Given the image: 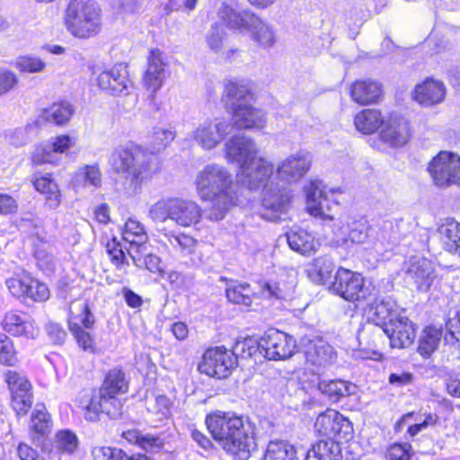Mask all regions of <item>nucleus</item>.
Returning <instances> with one entry per match:
<instances>
[{
    "mask_svg": "<svg viewBox=\"0 0 460 460\" xmlns=\"http://www.w3.org/2000/svg\"><path fill=\"white\" fill-rule=\"evenodd\" d=\"M225 152L228 162L239 165L237 181L249 190H257L273 175V164L259 156L260 150L251 137L241 134L231 137L225 144Z\"/></svg>",
    "mask_w": 460,
    "mask_h": 460,
    "instance_id": "nucleus-1",
    "label": "nucleus"
},
{
    "mask_svg": "<svg viewBox=\"0 0 460 460\" xmlns=\"http://www.w3.org/2000/svg\"><path fill=\"white\" fill-rule=\"evenodd\" d=\"M212 438L233 457L247 460L255 448V438L249 422L231 412L217 411L206 419Z\"/></svg>",
    "mask_w": 460,
    "mask_h": 460,
    "instance_id": "nucleus-2",
    "label": "nucleus"
},
{
    "mask_svg": "<svg viewBox=\"0 0 460 460\" xmlns=\"http://www.w3.org/2000/svg\"><path fill=\"white\" fill-rule=\"evenodd\" d=\"M194 185L199 199L211 203L208 219L222 220L234 203V180L230 172L218 164H207L197 172Z\"/></svg>",
    "mask_w": 460,
    "mask_h": 460,
    "instance_id": "nucleus-3",
    "label": "nucleus"
},
{
    "mask_svg": "<svg viewBox=\"0 0 460 460\" xmlns=\"http://www.w3.org/2000/svg\"><path fill=\"white\" fill-rule=\"evenodd\" d=\"M110 163L113 171L127 180L124 190L128 194H137L144 179L160 170L158 156L135 145L116 148Z\"/></svg>",
    "mask_w": 460,
    "mask_h": 460,
    "instance_id": "nucleus-4",
    "label": "nucleus"
},
{
    "mask_svg": "<svg viewBox=\"0 0 460 460\" xmlns=\"http://www.w3.org/2000/svg\"><path fill=\"white\" fill-rule=\"evenodd\" d=\"M252 99L245 85L230 83L226 87V107L232 113L233 126L238 129H261L266 126V113L254 107Z\"/></svg>",
    "mask_w": 460,
    "mask_h": 460,
    "instance_id": "nucleus-5",
    "label": "nucleus"
},
{
    "mask_svg": "<svg viewBox=\"0 0 460 460\" xmlns=\"http://www.w3.org/2000/svg\"><path fill=\"white\" fill-rule=\"evenodd\" d=\"M65 24L76 38L95 36L102 26V10L95 0H71L66 10Z\"/></svg>",
    "mask_w": 460,
    "mask_h": 460,
    "instance_id": "nucleus-6",
    "label": "nucleus"
},
{
    "mask_svg": "<svg viewBox=\"0 0 460 460\" xmlns=\"http://www.w3.org/2000/svg\"><path fill=\"white\" fill-rule=\"evenodd\" d=\"M330 289L349 302L367 300L375 290L373 287L365 285L360 274L343 268L336 271Z\"/></svg>",
    "mask_w": 460,
    "mask_h": 460,
    "instance_id": "nucleus-7",
    "label": "nucleus"
},
{
    "mask_svg": "<svg viewBox=\"0 0 460 460\" xmlns=\"http://www.w3.org/2000/svg\"><path fill=\"white\" fill-rule=\"evenodd\" d=\"M429 172L439 187L460 184V157L447 151H441L429 163Z\"/></svg>",
    "mask_w": 460,
    "mask_h": 460,
    "instance_id": "nucleus-8",
    "label": "nucleus"
},
{
    "mask_svg": "<svg viewBox=\"0 0 460 460\" xmlns=\"http://www.w3.org/2000/svg\"><path fill=\"white\" fill-rule=\"evenodd\" d=\"M230 124L219 118L206 119L189 134V138L202 149L216 148L229 134Z\"/></svg>",
    "mask_w": 460,
    "mask_h": 460,
    "instance_id": "nucleus-9",
    "label": "nucleus"
},
{
    "mask_svg": "<svg viewBox=\"0 0 460 460\" xmlns=\"http://www.w3.org/2000/svg\"><path fill=\"white\" fill-rule=\"evenodd\" d=\"M271 178L272 176L257 190L262 188L261 217L269 221H277L287 212L290 196L286 190L270 181Z\"/></svg>",
    "mask_w": 460,
    "mask_h": 460,
    "instance_id": "nucleus-10",
    "label": "nucleus"
},
{
    "mask_svg": "<svg viewBox=\"0 0 460 460\" xmlns=\"http://www.w3.org/2000/svg\"><path fill=\"white\" fill-rule=\"evenodd\" d=\"M236 366L234 353L225 347L208 349L199 368L201 373L218 379L226 378Z\"/></svg>",
    "mask_w": 460,
    "mask_h": 460,
    "instance_id": "nucleus-11",
    "label": "nucleus"
},
{
    "mask_svg": "<svg viewBox=\"0 0 460 460\" xmlns=\"http://www.w3.org/2000/svg\"><path fill=\"white\" fill-rule=\"evenodd\" d=\"M264 357L270 360L286 359L291 357L296 349V341L286 332L270 329L261 339Z\"/></svg>",
    "mask_w": 460,
    "mask_h": 460,
    "instance_id": "nucleus-12",
    "label": "nucleus"
},
{
    "mask_svg": "<svg viewBox=\"0 0 460 460\" xmlns=\"http://www.w3.org/2000/svg\"><path fill=\"white\" fill-rule=\"evenodd\" d=\"M314 429L318 434L332 440L346 438L352 429L350 422L333 409H327L317 416Z\"/></svg>",
    "mask_w": 460,
    "mask_h": 460,
    "instance_id": "nucleus-13",
    "label": "nucleus"
},
{
    "mask_svg": "<svg viewBox=\"0 0 460 460\" xmlns=\"http://www.w3.org/2000/svg\"><path fill=\"white\" fill-rule=\"evenodd\" d=\"M6 383L12 394V407L17 414H24L32 404L31 385L25 376L9 370L5 374Z\"/></svg>",
    "mask_w": 460,
    "mask_h": 460,
    "instance_id": "nucleus-14",
    "label": "nucleus"
},
{
    "mask_svg": "<svg viewBox=\"0 0 460 460\" xmlns=\"http://www.w3.org/2000/svg\"><path fill=\"white\" fill-rule=\"evenodd\" d=\"M312 156L305 150H299L279 163L277 174L282 181L291 183L299 181L309 171Z\"/></svg>",
    "mask_w": 460,
    "mask_h": 460,
    "instance_id": "nucleus-15",
    "label": "nucleus"
},
{
    "mask_svg": "<svg viewBox=\"0 0 460 460\" xmlns=\"http://www.w3.org/2000/svg\"><path fill=\"white\" fill-rule=\"evenodd\" d=\"M102 414H106L111 419H117L121 415V402L117 394H106L99 391L92 395L85 406L84 418L90 421H96Z\"/></svg>",
    "mask_w": 460,
    "mask_h": 460,
    "instance_id": "nucleus-16",
    "label": "nucleus"
},
{
    "mask_svg": "<svg viewBox=\"0 0 460 460\" xmlns=\"http://www.w3.org/2000/svg\"><path fill=\"white\" fill-rule=\"evenodd\" d=\"M308 213L323 220H333L332 205L327 198L325 186L320 181H313L305 188Z\"/></svg>",
    "mask_w": 460,
    "mask_h": 460,
    "instance_id": "nucleus-17",
    "label": "nucleus"
},
{
    "mask_svg": "<svg viewBox=\"0 0 460 460\" xmlns=\"http://www.w3.org/2000/svg\"><path fill=\"white\" fill-rule=\"evenodd\" d=\"M147 234L144 226L137 220L128 219L123 230V240L129 243L127 248L128 256L137 267L142 266L140 253L146 249Z\"/></svg>",
    "mask_w": 460,
    "mask_h": 460,
    "instance_id": "nucleus-18",
    "label": "nucleus"
},
{
    "mask_svg": "<svg viewBox=\"0 0 460 460\" xmlns=\"http://www.w3.org/2000/svg\"><path fill=\"white\" fill-rule=\"evenodd\" d=\"M406 278L412 280L420 291H428L437 275L433 263L420 256H412L407 262Z\"/></svg>",
    "mask_w": 460,
    "mask_h": 460,
    "instance_id": "nucleus-19",
    "label": "nucleus"
},
{
    "mask_svg": "<svg viewBox=\"0 0 460 460\" xmlns=\"http://www.w3.org/2000/svg\"><path fill=\"white\" fill-rule=\"evenodd\" d=\"M3 329L15 337L34 340L40 335V328L34 320L25 314L14 310L5 313L2 320Z\"/></svg>",
    "mask_w": 460,
    "mask_h": 460,
    "instance_id": "nucleus-20",
    "label": "nucleus"
},
{
    "mask_svg": "<svg viewBox=\"0 0 460 460\" xmlns=\"http://www.w3.org/2000/svg\"><path fill=\"white\" fill-rule=\"evenodd\" d=\"M384 332L389 337L391 347L395 349L408 348L416 338L415 324L403 315L396 316Z\"/></svg>",
    "mask_w": 460,
    "mask_h": 460,
    "instance_id": "nucleus-21",
    "label": "nucleus"
},
{
    "mask_svg": "<svg viewBox=\"0 0 460 460\" xmlns=\"http://www.w3.org/2000/svg\"><path fill=\"white\" fill-rule=\"evenodd\" d=\"M165 55L158 49H151L147 58V68L144 75V85L152 92L156 93L165 79Z\"/></svg>",
    "mask_w": 460,
    "mask_h": 460,
    "instance_id": "nucleus-22",
    "label": "nucleus"
},
{
    "mask_svg": "<svg viewBox=\"0 0 460 460\" xmlns=\"http://www.w3.org/2000/svg\"><path fill=\"white\" fill-rule=\"evenodd\" d=\"M380 132L381 139L391 146H401L410 137L409 124L402 117L392 114L385 120Z\"/></svg>",
    "mask_w": 460,
    "mask_h": 460,
    "instance_id": "nucleus-23",
    "label": "nucleus"
},
{
    "mask_svg": "<svg viewBox=\"0 0 460 460\" xmlns=\"http://www.w3.org/2000/svg\"><path fill=\"white\" fill-rule=\"evenodd\" d=\"M97 83L100 88L111 94H119L127 91L131 84L127 66L122 63L117 64L111 69L100 73Z\"/></svg>",
    "mask_w": 460,
    "mask_h": 460,
    "instance_id": "nucleus-24",
    "label": "nucleus"
},
{
    "mask_svg": "<svg viewBox=\"0 0 460 460\" xmlns=\"http://www.w3.org/2000/svg\"><path fill=\"white\" fill-rule=\"evenodd\" d=\"M203 210L195 201L175 198L172 221L182 227H190L199 224L202 218Z\"/></svg>",
    "mask_w": 460,
    "mask_h": 460,
    "instance_id": "nucleus-25",
    "label": "nucleus"
},
{
    "mask_svg": "<svg viewBox=\"0 0 460 460\" xmlns=\"http://www.w3.org/2000/svg\"><path fill=\"white\" fill-rule=\"evenodd\" d=\"M396 316H401L397 314V305L395 302L387 298H376L369 305L368 317L376 325L380 326L383 331L385 327L389 326Z\"/></svg>",
    "mask_w": 460,
    "mask_h": 460,
    "instance_id": "nucleus-26",
    "label": "nucleus"
},
{
    "mask_svg": "<svg viewBox=\"0 0 460 460\" xmlns=\"http://www.w3.org/2000/svg\"><path fill=\"white\" fill-rule=\"evenodd\" d=\"M310 382L317 386L321 394L336 402L341 397L354 393L355 386L341 379L323 380L319 374H314Z\"/></svg>",
    "mask_w": 460,
    "mask_h": 460,
    "instance_id": "nucleus-27",
    "label": "nucleus"
},
{
    "mask_svg": "<svg viewBox=\"0 0 460 460\" xmlns=\"http://www.w3.org/2000/svg\"><path fill=\"white\" fill-rule=\"evenodd\" d=\"M381 84L373 80H358L350 86L352 100L360 105L378 102L382 97Z\"/></svg>",
    "mask_w": 460,
    "mask_h": 460,
    "instance_id": "nucleus-28",
    "label": "nucleus"
},
{
    "mask_svg": "<svg viewBox=\"0 0 460 460\" xmlns=\"http://www.w3.org/2000/svg\"><path fill=\"white\" fill-rule=\"evenodd\" d=\"M446 96V87L442 82L427 79L415 88L413 98L423 106H432L441 102Z\"/></svg>",
    "mask_w": 460,
    "mask_h": 460,
    "instance_id": "nucleus-29",
    "label": "nucleus"
},
{
    "mask_svg": "<svg viewBox=\"0 0 460 460\" xmlns=\"http://www.w3.org/2000/svg\"><path fill=\"white\" fill-rule=\"evenodd\" d=\"M443 248L460 257V223L453 217H447L438 226Z\"/></svg>",
    "mask_w": 460,
    "mask_h": 460,
    "instance_id": "nucleus-30",
    "label": "nucleus"
},
{
    "mask_svg": "<svg viewBox=\"0 0 460 460\" xmlns=\"http://www.w3.org/2000/svg\"><path fill=\"white\" fill-rule=\"evenodd\" d=\"M250 37L258 46L265 49H271L276 43V33L272 26L256 14L252 18L247 29Z\"/></svg>",
    "mask_w": 460,
    "mask_h": 460,
    "instance_id": "nucleus-31",
    "label": "nucleus"
},
{
    "mask_svg": "<svg viewBox=\"0 0 460 460\" xmlns=\"http://www.w3.org/2000/svg\"><path fill=\"white\" fill-rule=\"evenodd\" d=\"M335 270L333 261L328 256H320L315 258L308 266L306 271L309 279L316 283L332 285V274Z\"/></svg>",
    "mask_w": 460,
    "mask_h": 460,
    "instance_id": "nucleus-32",
    "label": "nucleus"
},
{
    "mask_svg": "<svg viewBox=\"0 0 460 460\" xmlns=\"http://www.w3.org/2000/svg\"><path fill=\"white\" fill-rule=\"evenodd\" d=\"M255 14L251 11H237L229 5H222L218 10L220 20L230 29H248Z\"/></svg>",
    "mask_w": 460,
    "mask_h": 460,
    "instance_id": "nucleus-33",
    "label": "nucleus"
},
{
    "mask_svg": "<svg viewBox=\"0 0 460 460\" xmlns=\"http://www.w3.org/2000/svg\"><path fill=\"white\" fill-rule=\"evenodd\" d=\"M384 122L381 111L376 109H364L354 117L357 130L366 135L376 131Z\"/></svg>",
    "mask_w": 460,
    "mask_h": 460,
    "instance_id": "nucleus-34",
    "label": "nucleus"
},
{
    "mask_svg": "<svg viewBox=\"0 0 460 460\" xmlns=\"http://www.w3.org/2000/svg\"><path fill=\"white\" fill-rule=\"evenodd\" d=\"M341 447L332 439H322L307 451L305 460H341Z\"/></svg>",
    "mask_w": 460,
    "mask_h": 460,
    "instance_id": "nucleus-35",
    "label": "nucleus"
},
{
    "mask_svg": "<svg viewBox=\"0 0 460 460\" xmlns=\"http://www.w3.org/2000/svg\"><path fill=\"white\" fill-rule=\"evenodd\" d=\"M287 241L292 250L304 255L316 252L319 245L314 237L304 230L288 233Z\"/></svg>",
    "mask_w": 460,
    "mask_h": 460,
    "instance_id": "nucleus-36",
    "label": "nucleus"
},
{
    "mask_svg": "<svg viewBox=\"0 0 460 460\" xmlns=\"http://www.w3.org/2000/svg\"><path fill=\"white\" fill-rule=\"evenodd\" d=\"M176 131L172 128H154L148 137V146L145 148L148 154L157 156L175 138Z\"/></svg>",
    "mask_w": 460,
    "mask_h": 460,
    "instance_id": "nucleus-37",
    "label": "nucleus"
},
{
    "mask_svg": "<svg viewBox=\"0 0 460 460\" xmlns=\"http://www.w3.org/2000/svg\"><path fill=\"white\" fill-rule=\"evenodd\" d=\"M74 113L73 106L67 102H55L43 110L40 118L55 125H64L69 121Z\"/></svg>",
    "mask_w": 460,
    "mask_h": 460,
    "instance_id": "nucleus-38",
    "label": "nucleus"
},
{
    "mask_svg": "<svg viewBox=\"0 0 460 460\" xmlns=\"http://www.w3.org/2000/svg\"><path fill=\"white\" fill-rule=\"evenodd\" d=\"M35 189L46 196L47 204L50 208H57L60 204V192L58 184L49 174L35 176Z\"/></svg>",
    "mask_w": 460,
    "mask_h": 460,
    "instance_id": "nucleus-39",
    "label": "nucleus"
},
{
    "mask_svg": "<svg viewBox=\"0 0 460 460\" xmlns=\"http://www.w3.org/2000/svg\"><path fill=\"white\" fill-rule=\"evenodd\" d=\"M263 460H298L296 447L286 440H273L268 444Z\"/></svg>",
    "mask_w": 460,
    "mask_h": 460,
    "instance_id": "nucleus-40",
    "label": "nucleus"
},
{
    "mask_svg": "<svg viewBox=\"0 0 460 460\" xmlns=\"http://www.w3.org/2000/svg\"><path fill=\"white\" fill-rule=\"evenodd\" d=\"M441 336L439 329L432 326L423 329L419 338L418 352L423 358H429L437 349Z\"/></svg>",
    "mask_w": 460,
    "mask_h": 460,
    "instance_id": "nucleus-41",
    "label": "nucleus"
},
{
    "mask_svg": "<svg viewBox=\"0 0 460 460\" xmlns=\"http://www.w3.org/2000/svg\"><path fill=\"white\" fill-rule=\"evenodd\" d=\"M99 391L106 394L117 395L120 393H126L128 391V381L124 372L118 368L110 370Z\"/></svg>",
    "mask_w": 460,
    "mask_h": 460,
    "instance_id": "nucleus-42",
    "label": "nucleus"
},
{
    "mask_svg": "<svg viewBox=\"0 0 460 460\" xmlns=\"http://www.w3.org/2000/svg\"><path fill=\"white\" fill-rule=\"evenodd\" d=\"M53 446L59 454L72 455L79 447V439L74 431L61 429L55 434Z\"/></svg>",
    "mask_w": 460,
    "mask_h": 460,
    "instance_id": "nucleus-43",
    "label": "nucleus"
},
{
    "mask_svg": "<svg viewBox=\"0 0 460 460\" xmlns=\"http://www.w3.org/2000/svg\"><path fill=\"white\" fill-rule=\"evenodd\" d=\"M51 420L45 405L37 404L31 417V430L40 434L46 435L50 431Z\"/></svg>",
    "mask_w": 460,
    "mask_h": 460,
    "instance_id": "nucleus-44",
    "label": "nucleus"
},
{
    "mask_svg": "<svg viewBox=\"0 0 460 460\" xmlns=\"http://www.w3.org/2000/svg\"><path fill=\"white\" fill-rule=\"evenodd\" d=\"M252 291L247 283H233L226 290L227 299L237 305L249 306L252 304Z\"/></svg>",
    "mask_w": 460,
    "mask_h": 460,
    "instance_id": "nucleus-45",
    "label": "nucleus"
},
{
    "mask_svg": "<svg viewBox=\"0 0 460 460\" xmlns=\"http://www.w3.org/2000/svg\"><path fill=\"white\" fill-rule=\"evenodd\" d=\"M175 198L163 199L154 203L148 212L149 217L155 222H165L167 219L172 221Z\"/></svg>",
    "mask_w": 460,
    "mask_h": 460,
    "instance_id": "nucleus-46",
    "label": "nucleus"
},
{
    "mask_svg": "<svg viewBox=\"0 0 460 460\" xmlns=\"http://www.w3.org/2000/svg\"><path fill=\"white\" fill-rule=\"evenodd\" d=\"M307 356L313 364L320 367L331 364L336 358L332 347L322 341L318 344H314V347L307 351Z\"/></svg>",
    "mask_w": 460,
    "mask_h": 460,
    "instance_id": "nucleus-47",
    "label": "nucleus"
},
{
    "mask_svg": "<svg viewBox=\"0 0 460 460\" xmlns=\"http://www.w3.org/2000/svg\"><path fill=\"white\" fill-rule=\"evenodd\" d=\"M26 281L24 296L22 298H29L36 302L45 301L49 298V291L45 284L39 282L30 276L26 277Z\"/></svg>",
    "mask_w": 460,
    "mask_h": 460,
    "instance_id": "nucleus-48",
    "label": "nucleus"
},
{
    "mask_svg": "<svg viewBox=\"0 0 460 460\" xmlns=\"http://www.w3.org/2000/svg\"><path fill=\"white\" fill-rule=\"evenodd\" d=\"M75 181L99 188L102 184V172L97 165H85L77 172Z\"/></svg>",
    "mask_w": 460,
    "mask_h": 460,
    "instance_id": "nucleus-49",
    "label": "nucleus"
},
{
    "mask_svg": "<svg viewBox=\"0 0 460 460\" xmlns=\"http://www.w3.org/2000/svg\"><path fill=\"white\" fill-rule=\"evenodd\" d=\"M164 242L169 243V244L177 252H184V253H191L196 245V240L190 235L187 234H164Z\"/></svg>",
    "mask_w": 460,
    "mask_h": 460,
    "instance_id": "nucleus-50",
    "label": "nucleus"
},
{
    "mask_svg": "<svg viewBox=\"0 0 460 460\" xmlns=\"http://www.w3.org/2000/svg\"><path fill=\"white\" fill-rule=\"evenodd\" d=\"M171 402L165 395H158L147 402V411L156 417L157 420L168 419Z\"/></svg>",
    "mask_w": 460,
    "mask_h": 460,
    "instance_id": "nucleus-51",
    "label": "nucleus"
},
{
    "mask_svg": "<svg viewBox=\"0 0 460 460\" xmlns=\"http://www.w3.org/2000/svg\"><path fill=\"white\" fill-rule=\"evenodd\" d=\"M16 362V351L12 340L5 334L0 333V363L14 366Z\"/></svg>",
    "mask_w": 460,
    "mask_h": 460,
    "instance_id": "nucleus-52",
    "label": "nucleus"
},
{
    "mask_svg": "<svg viewBox=\"0 0 460 460\" xmlns=\"http://www.w3.org/2000/svg\"><path fill=\"white\" fill-rule=\"evenodd\" d=\"M68 327L72 334L76 339L78 345L84 350L93 351V341L90 333L82 329L79 323L77 322H74L73 320L69 321Z\"/></svg>",
    "mask_w": 460,
    "mask_h": 460,
    "instance_id": "nucleus-53",
    "label": "nucleus"
},
{
    "mask_svg": "<svg viewBox=\"0 0 460 460\" xmlns=\"http://www.w3.org/2000/svg\"><path fill=\"white\" fill-rule=\"evenodd\" d=\"M55 151L50 143L40 144L36 146L31 155V161L34 164L53 163L55 161Z\"/></svg>",
    "mask_w": 460,
    "mask_h": 460,
    "instance_id": "nucleus-54",
    "label": "nucleus"
},
{
    "mask_svg": "<svg viewBox=\"0 0 460 460\" xmlns=\"http://www.w3.org/2000/svg\"><path fill=\"white\" fill-rule=\"evenodd\" d=\"M46 66L45 62L35 57H21L16 61V67L22 72L38 73Z\"/></svg>",
    "mask_w": 460,
    "mask_h": 460,
    "instance_id": "nucleus-55",
    "label": "nucleus"
},
{
    "mask_svg": "<svg viewBox=\"0 0 460 460\" xmlns=\"http://www.w3.org/2000/svg\"><path fill=\"white\" fill-rule=\"evenodd\" d=\"M111 5L119 14H133L141 9V0H111Z\"/></svg>",
    "mask_w": 460,
    "mask_h": 460,
    "instance_id": "nucleus-56",
    "label": "nucleus"
},
{
    "mask_svg": "<svg viewBox=\"0 0 460 460\" xmlns=\"http://www.w3.org/2000/svg\"><path fill=\"white\" fill-rule=\"evenodd\" d=\"M107 252L111 257V262L119 269L126 262V255L125 252L120 244L116 239H112L111 242H108Z\"/></svg>",
    "mask_w": 460,
    "mask_h": 460,
    "instance_id": "nucleus-57",
    "label": "nucleus"
},
{
    "mask_svg": "<svg viewBox=\"0 0 460 460\" xmlns=\"http://www.w3.org/2000/svg\"><path fill=\"white\" fill-rule=\"evenodd\" d=\"M224 36L225 32L222 27L218 25L212 26L207 38L209 49L215 52H219L223 47Z\"/></svg>",
    "mask_w": 460,
    "mask_h": 460,
    "instance_id": "nucleus-58",
    "label": "nucleus"
},
{
    "mask_svg": "<svg viewBox=\"0 0 460 460\" xmlns=\"http://www.w3.org/2000/svg\"><path fill=\"white\" fill-rule=\"evenodd\" d=\"M247 347L246 358H252L257 352L264 356V349L261 347V341H257L252 338L238 341L235 343V350L238 352H243V347Z\"/></svg>",
    "mask_w": 460,
    "mask_h": 460,
    "instance_id": "nucleus-59",
    "label": "nucleus"
},
{
    "mask_svg": "<svg viewBox=\"0 0 460 460\" xmlns=\"http://www.w3.org/2000/svg\"><path fill=\"white\" fill-rule=\"evenodd\" d=\"M26 277H13L6 279L5 284L9 292L17 298L24 296V288H26Z\"/></svg>",
    "mask_w": 460,
    "mask_h": 460,
    "instance_id": "nucleus-60",
    "label": "nucleus"
},
{
    "mask_svg": "<svg viewBox=\"0 0 460 460\" xmlns=\"http://www.w3.org/2000/svg\"><path fill=\"white\" fill-rule=\"evenodd\" d=\"M18 84L17 75L9 70L0 71V95H3L14 88Z\"/></svg>",
    "mask_w": 460,
    "mask_h": 460,
    "instance_id": "nucleus-61",
    "label": "nucleus"
},
{
    "mask_svg": "<svg viewBox=\"0 0 460 460\" xmlns=\"http://www.w3.org/2000/svg\"><path fill=\"white\" fill-rule=\"evenodd\" d=\"M368 236V227L365 224L356 223L349 233V238L352 243H363Z\"/></svg>",
    "mask_w": 460,
    "mask_h": 460,
    "instance_id": "nucleus-62",
    "label": "nucleus"
},
{
    "mask_svg": "<svg viewBox=\"0 0 460 460\" xmlns=\"http://www.w3.org/2000/svg\"><path fill=\"white\" fill-rule=\"evenodd\" d=\"M447 332L456 341L460 342V310H456L448 317L446 323Z\"/></svg>",
    "mask_w": 460,
    "mask_h": 460,
    "instance_id": "nucleus-63",
    "label": "nucleus"
},
{
    "mask_svg": "<svg viewBox=\"0 0 460 460\" xmlns=\"http://www.w3.org/2000/svg\"><path fill=\"white\" fill-rule=\"evenodd\" d=\"M411 448L409 444H394L389 449V456L393 460H409Z\"/></svg>",
    "mask_w": 460,
    "mask_h": 460,
    "instance_id": "nucleus-64",
    "label": "nucleus"
}]
</instances>
